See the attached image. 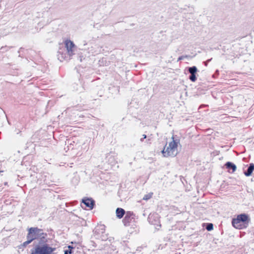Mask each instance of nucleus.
Returning a JSON list of instances; mask_svg holds the SVG:
<instances>
[{"instance_id": "nucleus-1", "label": "nucleus", "mask_w": 254, "mask_h": 254, "mask_svg": "<svg viewBox=\"0 0 254 254\" xmlns=\"http://www.w3.org/2000/svg\"><path fill=\"white\" fill-rule=\"evenodd\" d=\"M173 140L169 143L168 145H166L162 151V153L164 157H174L178 153V142L174 140V137H172Z\"/></svg>"}, {"instance_id": "nucleus-2", "label": "nucleus", "mask_w": 254, "mask_h": 254, "mask_svg": "<svg viewBox=\"0 0 254 254\" xmlns=\"http://www.w3.org/2000/svg\"><path fill=\"white\" fill-rule=\"evenodd\" d=\"M249 223V218L247 215L242 214L237 216L232 221L233 226L236 229H242L246 228Z\"/></svg>"}, {"instance_id": "nucleus-3", "label": "nucleus", "mask_w": 254, "mask_h": 254, "mask_svg": "<svg viewBox=\"0 0 254 254\" xmlns=\"http://www.w3.org/2000/svg\"><path fill=\"white\" fill-rule=\"evenodd\" d=\"M43 234V230L37 227H31L28 230V233L27 236V241L23 243V246L30 244L33 240L37 239L40 235Z\"/></svg>"}, {"instance_id": "nucleus-4", "label": "nucleus", "mask_w": 254, "mask_h": 254, "mask_svg": "<svg viewBox=\"0 0 254 254\" xmlns=\"http://www.w3.org/2000/svg\"><path fill=\"white\" fill-rule=\"evenodd\" d=\"M56 248L50 247L48 244L37 246L31 254H52Z\"/></svg>"}, {"instance_id": "nucleus-5", "label": "nucleus", "mask_w": 254, "mask_h": 254, "mask_svg": "<svg viewBox=\"0 0 254 254\" xmlns=\"http://www.w3.org/2000/svg\"><path fill=\"white\" fill-rule=\"evenodd\" d=\"M65 47L67 51V55L71 57L72 56L74 53V51L75 48V45L72 41L70 40L66 39L64 41Z\"/></svg>"}, {"instance_id": "nucleus-6", "label": "nucleus", "mask_w": 254, "mask_h": 254, "mask_svg": "<svg viewBox=\"0 0 254 254\" xmlns=\"http://www.w3.org/2000/svg\"><path fill=\"white\" fill-rule=\"evenodd\" d=\"M83 203L89 210L93 208L95 205V201L92 198L84 197L82 199Z\"/></svg>"}, {"instance_id": "nucleus-7", "label": "nucleus", "mask_w": 254, "mask_h": 254, "mask_svg": "<svg viewBox=\"0 0 254 254\" xmlns=\"http://www.w3.org/2000/svg\"><path fill=\"white\" fill-rule=\"evenodd\" d=\"M133 213L130 211H127L126 213V216L123 220V223L125 226H128L129 225V223L132 219L131 217Z\"/></svg>"}, {"instance_id": "nucleus-8", "label": "nucleus", "mask_w": 254, "mask_h": 254, "mask_svg": "<svg viewBox=\"0 0 254 254\" xmlns=\"http://www.w3.org/2000/svg\"><path fill=\"white\" fill-rule=\"evenodd\" d=\"M197 71V69L195 66L190 67L189 68V71L191 74L190 76V79L192 82H195L196 80L195 74Z\"/></svg>"}, {"instance_id": "nucleus-9", "label": "nucleus", "mask_w": 254, "mask_h": 254, "mask_svg": "<svg viewBox=\"0 0 254 254\" xmlns=\"http://www.w3.org/2000/svg\"><path fill=\"white\" fill-rule=\"evenodd\" d=\"M225 166L228 171L230 173H233L236 170V166L230 162H228L226 163Z\"/></svg>"}, {"instance_id": "nucleus-10", "label": "nucleus", "mask_w": 254, "mask_h": 254, "mask_svg": "<svg viewBox=\"0 0 254 254\" xmlns=\"http://www.w3.org/2000/svg\"><path fill=\"white\" fill-rule=\"evenodd\" d=\"M116 213L117 217L119 219H121L125 215V211L122 208H118L116 209Z\"/></svg>"}, {"instance_id": "nucleus-11", "label": "nucleus", "mask_w": 254, "mask_h": 254, "mask_svg": "<svg viewBox=\"0 0 254 254\" xmlns=\"http://www.w3.org/2000/svg\"><path fill=\"white\" fill-rule=\"evenodd\" d=\"M254 170V164H251L249 167L248 169L247 172L245 173V175L246 176H250L252 175L253 171Z\"/></svg>"}, {"instance_id": "nucleus-12", "label": "nucleus", "mask_w": 254, "mask_h": 254, "mask_svg": "<svg viewBox=\"0 0 254 254\" xmlns=\"http://www.w3.org/2000/svg\"><path fill=\"white\" fill-rule=\"evenodd\" d=\"M153 193L151 192L145 195L143 197V199L145 200H148L152 197Z\"/></svg>"}, {"instance_id": "nucleus-13", "label": "nucleus", "mask_w": 254, "mask_h": 254, "mask_svg": "<svg viewBox=\"0 0 254 254\" xmlns=\"http://www.w3.org/2000/svg\"><path fill=\"white\" fill-rule=\"evenodd\" d=\"M206 229L207 231H210L213 230V225L212 223H208L206 227Z\"/></svg>"}, {"instance_id": "nucleus-14", "label": "nucleus", "mask_w": 254, "mask_h": 254, "mask_svg": "<svg viewBox=\"0 0 254 254\" xmlns=\"http://www.w3.org/2000/svg\"><path fill=\"white\" fill-rule=\"evenodd\" d=\"M72 253V251L71 250H69V251L66 250L64 251V254H71Z\"/></svg>"}, {"instance_id": "nucleus-15", "label": "nucleus", "mask_w": 254, "mask_h": 254, "mask_svg": "<svg viewBox=\"0 0 254 254\" xmlns=\"http://www.w3.org/2000/svg\"><path fill=\"white\" fill-rule=\"evenodd\" d=\"M142 136H143V138H141V139H140V140H141V141H143V139H145V138H146V135L145 134H143Z\"/></svg>"}, {"instance_id": "nucleus-16", "label": "nucleus", "mask_w": 254, "mask_h": 254, "mask_svg": "<svg viewBox=\"0 0 254 254\" xmlns=\"http://www.w3.org/2000/svg\"><path fill=\"white\" fill-rule=\"evenodd\" d=\"M68 249H69V250H71V249H73V247H71V246H69L68 247Z\"/></svg>"}]
</instances>
